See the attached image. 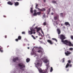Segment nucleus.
I'll return each mask as SVG.
<instances>
[{"mask_svg":"<svg viewBox=\"0 0 73 73\" xmlns=\"http://www.w3.org/2000/svg\"><path fill=\"white\" fill-rule=\"evenodd\" d=\"M42 59L44 62H45V63L48 62V64L46 65L47 67L46 69H45V70L46 72V71L48 70V69H49V60H48L46 57H44V58H42Z\"/></svg>","mask_w":73,"mask_h":73,"instance_id":"1","label":"nucleus"},{"mask_svg":"<svg viewBox=\"0 0 73 73\" xmlns=\"http://www.w3.org/2000/svg\"><path fill=\"white\" fill-rule=\"evenodd\" d=\"M60 38L61 40V42H63V44H64L65 41H66L67 40H64L65 38V37L64 35H60Z\"/></svg>","mask_w":73,"mask_h":73,"instance_id":"2","label":"nucleus"},{"mask_svg":"<svg viewBox=\"0 0 73 73\" xmlns=\"http://www.w3.org/2000/svg\"><path fill=\"white\" fill-rule=\"evenodd\" d=\"M65 41V42L64 43V44H65L66 45H69V46H73V44L71 42L68 41V40Z\"/></svg>","mask_w":73,"mask_h":73,"instance_id":"3","label":"nucleus"},{"mask_svg":"<svg viewBox=\"0 0 73 73\" xmlns=\"http://www.w3.org/2000/svg\"><path fill=\"white\" fill-rule=\"evenodd\" d=\"M38 5V4H36L35 7V8L37 9H38L39 11H40V12H44V11H45L46 10L45 8H43L42 9H40L39 8L37 7Z\"/></svg>","mask_w":73,"mask_h":73,"instance_id":"4","label":"nucleus"},{"mask_svg":"<svg viewBox=\"0 0 73 73\" xmlns=\"http://www.w3.org/2000/svg\"><path fill=\"white\" fill-rule=\"evenodd\" d=\"M38 49H40L37 51L38 53H44V49H43V48L42 47H38Z\"/></svg>","mask_w":73,"mask_h":73,"instance_id":"5","label":"nucleus"},{"mask_svg":"<svg viewBox=\"0 0 73 73\" xmlns=\"http://www.w3.org/2000/svg\"><path fill=\"white\" fill-rule=\"evenodd\" d=\"M18 65L19 67H20V69H21L22 68H25V67L24 64L22 63H19Z\"/></svg>","mask_w":73,"mask_h":73,"instance_id":"6","label":"nucleus"},{"mask_svg":"<svg viewBox=\"0 0 73 73\" xmlns=\"http://www.w3.org/2000/svg\"><path fill=\"white\" fill-rule=\"evenodd\" d=\"M35 29H36V32L37 33H38V32H39V31H40V30H41L42 29L41 27H38V26H36L35 27V28H34Z\"/></svg>","mask_w":73,"mask_h":73,"instance_id":"7","label":"nucleus"},{"mask_svg":"<svg viewBox=\"0 0 73 73\" xmlns=\"http://www.w3.org/2000/svg\"><path fill=\"white\" fill-rule=\"evenodd\" d=\"M71 54H72V52L69 51H67L66 52H65V54H66V56H68L69 55H70Z\"/></svg>","mask_w":73,"mask_h":73,"instance_id":"8","label":"nucleus"},{"mask_svg":"<svg viewBox=\"0 0 73 73\" xmlns=\"http://www.w3.org/2000/svg\"><path fill=\"white\" fill-rule=\"evenodd\" d=\"M68 63H67L66 66V68H68L69 66V64H70L71 63V61L70 60H68Z\"/></svg>","mask_w":73,"mask_h":73,"instance_id":"9","label":"nucleus"},{"mask_svg":"<svg viewBox=\"0 0 73 73\" xmlns=\"http://www.w3.org/2000/svg\"><path fill=\"white\" fill-rule=\"evenodd\" d=\"M59 18V15H56V16L54 17V19L55 20H58V19Z\"/></svg>","mask_w":73,"mask_h":73,"instance_id":"10","label":"nucleus"},{"mask_svg":"<svg viewBox=\"0 0 73 73\" xmlns=\"http://www.w3.org/2000/svg\"><path fill=\"white\" fill-rule=\"evenodd\" d=\"M21 39V36H18V39H15V41H18L19 40H20Z\"/></svg>","mask_w":73,"mask_h":73,"instance_id":"11","label":"nucleus"},{"mask_svg":"<svg viewBox=\"0 0 73 73\" xmlns=\"http://www.w3.org/2000/svg\"><path fill=\"white\" fill-rule=\"evenodd\" d=\"M32 52H33L34 54V55H35V56H34V57H35V56H37V58H39L38 57V54H36V52H35L33 51V50H32Z\"/></svg>","mask_w":73,"mask_h":73,"instance_id":"12","label":"nucleus"},{"mask_svg":"<svg viewBox=\"0 0 73 73\" xmlns=\"http://www.w3.org/2000/svg\"><path fill=\"white\" fill-rule=\"evenodd\" d=\"M31 31H28V33L29 34V35H32V34H33V31H32V30H31V29H30Z\"/></svg>","mask_w":73,"mask_h":73,"instance_id":"13","label":"nucleus"},{"mask_svg":"<svg viewBox=\"0 0 73 73\" xmlns=\"http://www.w3.org/2000/svg\"><path fill=\"white\" fill-rule=\"evenodd\" d=\"M47 42H49V43H50V44L51 45H52V44H53V42L52 41L50 40H47Z\"/></svg>","mask_w":73,"mask_h":73,"instance_id":"14","label":"nucleus"},{"mask_svg":"<svg viewBox=\"0 0 73 73\" xmlns=\"http://www.w3.org/2000/svg\"><path fill=\"white\" fill-rule=\"evenodd\" d=\"M19 58L18 57H16L13 59V62H16V61L19 60Z\"/></svg>","mask_w":73,"mask_h":73,"instance_id":"15","label":"nucleus"},{"mask_svg":"<svg viewBox=\"0 0 73 73\" xmlns=\"http://www.w3.org/2000/svg\"><path fill=\"white\" fill-rule=\"evenodd\" d=\"M60 22V20L58 19L57 21H54V23H56V25H58L59 24Z\"/></svg>","mask_w":73,"mask_h":73,"instance_id":"16","label":"nucleus"},{"mask_svg":"<svg viewBox=\"0 0 73 73\" xmlns=\"http://www.w3.org/2000/svg\"><path fill=\"white\" fill-rule=\"evenodd\" d=\"M13 3L10 1L7 2V4H9V5H13Z\"/></svg>","mask_w":73,"mask_h":73,"instance_id":"17","label":"nucleus"},{"mask_svg":"<svg viewBox=\"0 0 73 73\" xmlns=\"http://www.w3.org/2000/svg\"><path fill=\"white\" fill-rule=\"evenodd\" d=\"M37 68L38 69V71L40 73H43V72L42 71V70L41 69V68L38 69V67H37Z\"/></svg>","mask_w":73,"mask_h":73,"instance_id":"18","label":"nucleus"},{"mask_svg":"<svg viewBox=\"0 0 73 73\" xmlns=\"http://www.w3.org/2000/svg\"><path fill=\"white\" fill-rule=\"evenodd\" d=\"M57 31L58 32V35H60V34L61 33V31H60V29H57Z\"/></svg>","mask_w":73,"mask_h":73,"instance_id":"19","label":"nucleus"},{"mask_svg":"<svg viewBox=\"0 0 73 73\" xmlns=\"http://www.w3.org/2000/svg\"><path fill=\"white\" fill-rule=\"evenodd\" d=\"M64 24L65 25H69V26H70V25L69 24V23H68V22H66L64 23Z\"/></svg>","mask_w":73,"mask_h":73,"instance_id":"20","label":"nucleus"},{"mask_svg":"<svg viewBox=\"0 0 73 73\" xmlns=\"http://www.w3.org/2000/svg\"><path fill=\"white\" fill-rule=\"evenodd\" d=\"M15 6H18L19 5V2H17L15 3Z\"/></svg>","mask_w":73,"mask_h":73,"instance_id":"21","label":"nucleus"},{"mask_svg":"<svg viewBox=\"0 0 73 73\" xmlns=\"http://www.w3.org/2000/svg\"><path fill=\"white\" fill-rule=\"evenodd\" d=\"M36 13H37V15H38V16H39L40 15H41V12L39 11V12H38Z\"/></svg>","mask_w":73,"mask_h":73,"instance_id":"22","label":"nucleus"},{"mask_svg":"<svg viewBox=\"0 0 73 73\" xmlns=\"http://www.w3.org/2000/svg\"><path fill=\"white\" fill-rule=\"evenodd\" d=\"M50 12V9L49 8L48 10H47V14L48 15L49 14V12Z\"/></svg>","mask_w":73,"mask_h":73,"instance_id":"23","label":"nucleus"},{"mask_svg":"<svg viewBox=\"0 0 73 73\" xmlns=\"http://www.w3.org/2000/svg\"><path fill=\"white\" fill-rule=\"evenodd\" d=\"M37 66H40L41 65V64L40 63H37L36 65Z\"/></svg>","mask_w":73,"mask_h":73,"instance_id":"24","label":"nucleus"},{"mask_svg":"<svg viewBox=\"0 0 73 73\" xmlns=\"http://www.w3.org/2000/svg\"><path fill=\"white\" fill-rule=\"evenodd\" d=\"M30 61V59L29 58H27L26 59V62H29Z\"/></svg>","mask_w":73,"mask_h":73,"instance_id":"25","label":"nucleus"},{"mask_svg":"<svg viewBox=\"0 0 73 73\" xmlns=\"http://www.w3.org/2000/svg\"><path fill=\"white\" fill-rule=\"evenodd\" d=\"M52 40H54V41H55L56 42H57V40L55 38H52Z\"/></svg>","mask_w":73,"mask_h":73,"instance_id":"26","label":"nucleus"},{"mask_svg":"<svg viewBox=\"0 0 73 73\" xmlns=\"http://www.w3.org/2000/svg\"><path fill=\"white\" fill-rule=\"evenodd\" d=\"M33 15L34 16H37V13H34Z\"/></svg>","mask_w":73,"mask_h":73,"instance_id":"27","label":"nucleus"},{"mask_svg":"<svg viewBox=\"0 0 73 73\" xmlns=\"http://www.w3.org/2000/svg\"><path fill=\"white\" fill-rule=\"evenodd\" d=\"M43 25L44 26H45V25H46V22H44L43 23Z\"/></svg>","mask_w":73,"mask_h":73,"instance_id":"28","label":"nucleus"},{"mask_svg":"<svg viewBox=\"0 0 73 73\" xmlns=\"http://www.w3.org/2000/svg\"><path fill=\"white\" fill-rule=\"evenodd\" d=\"M53 68L52 67H51V68L50 69V72H52V71H53Z\"/></svg>","mask_w":73,"mask_h":73,"instance_id":"29","label":"nucleus"},{"mask_svg":"<svg viewBox=\"0 0 73 73\" xmlns=\"http://www.w3.org/2000/svg\"><path fill=\"white\" fill-rule=\"evenodd\" d=\"M69 50H71V51H72L73 50V48H69Z\"/></svg>","mask_w":73,"mask_h":73,"instance_id":"30","label":"nucleus"},{"mask_svg":"<svg viewBox=\"0 0 73 73\" xmlns=\"http://www.w3.org/2000/svg\"><path fill=\"white\" fill-rule=\"evenodd\" d=\"M31 37H33V38L34 39V40L36 39V38H35V36H34L33 35H31Z\"/></svg>","mask_w":73,"mask_h":73,"instance_id":"31","label":"nucleus"},{"mask_svg":"<svg viewBox=\"0 0 73 73\" xmlns=\"http://www.w3.org/2000/svg\"><path fill=\"white\" fill-rule=\"evenodd\" d=\"M52 1V3H55L56 4V1Z\"/></svg>","mask_w":73,"mask_h":73,"instance_id":"32","label":"nucleus"},{"mask_svg":"<svg viewBox=\"0 0 73 73\" xmlns=\"http://www.w3.org/2000/svg\"><path fill=\"white\" fill-rule=\"evenodd\" d=\"M70 38L72 40H73V35H71L70 36Z\"/></svg>","mask_w":73,"mask_h":73,"instance_id":"33","label":"nucleus"},{"mask_svg":"<svg viewBox=\"0 0 73 73\" xmlns=\"http://www.w3.org/2000/svg\"><path fill=\"white\" fill-rule=\"evenodd\" d=\"M60 16H63V13H60Z\"/></svg>","mask_w":73,"mask_h":73,"instance_id":"34","label":"nucleus"},{"mask_svg":"<svg viewBox=\"0 0 73 73\" xmlns=\"http://www.w3.org/2000/svg\"><path fill=\"white\" fill-rule=\"evenodd\" d=\"M62 60H63L62 62H65V58H63L62 59Z\"/></svg>","mask_w":73,"mask_h":73,"instance_id":"35","label":"nucleus"},{"mask_svg":"<svg viewBox=\"0 0 73 73\" xmlns=\"http://www.w3.org/2000/svg\"><path fill=\"white\" fill-rule=\"evenodd\" d=\"M31 30H32V32H33V31H36V30H35V29H31Z\"/></svg>","mask_w":73,"mask_h":73,"instance_id":"36","label":"nucleus"},{"mask_svg":"<svg viewBox=\"0 0 73 73\" xmlns=\"http://www.w3.org/2000/svg\"><path fill=\"white\" fill-rule=\"evenodd\" d=\"M72 64H69V67H70V68H71V67H72Z\"/></svg>","mask_w":73,"mask_h":73,"instance_id":"37","label":"nucleus"},{"mask_svg":"<svg viewBox=\"0 0 73 73\" xmlns=\"http://www.w3.org/2000/svg\"><path fill=\"white\" fill-rule=\"evenodd\" d=\"M22 34H25V32L23 31V32H22Z\"/></svg>","mask_w":73,"mask_h":73,"instance_id":"38","label":"nucleus"},{"mask_svg":"<svg viewBox=\"0 0 73 73\" xmlns=\"http://www.w3.org/2000/svg\"><path fill=\"white\" fill-rule=\"evenodd\" d=\"M34 11V13H36V12H37V11H36V10H35Z\"/></svg>","mask_w":73,"mask_h":73,"instance_id":"39","label":"nucleus"},{"mask_svg":"<svg viewBox=\"0 0 73 73\" xmlns=\"http://www.w3.org/2000/svg\"><path fill=\"white\" fill-rule=\"evenodd\" d=\"M41 32L42 33V34H44V32H43V31H42V29H41Z\"/></svg>","mask_w":73,"mask_h":73,"instance_id":"40","label":"nucleus"},{"mask_svg":"<svg viewBox=\"0 0 73 73\" xmlns=\"http://www.w3.org/2000/svg\"><path fill=\"white\" fill-rule=\"evenodd\" d=\"M31 54L32 56V55H33V54H33V53L31 52Z\"/></svg>","mask_w":73,"mask_h":73,"instance_id":"41","label":"nucleus"},{"mask_svg":"<svg viewBox=\"0 0 73 73\" xmlns=\"http://www.w3.org/2000/svg\"><path fill=\"white\" fill-rule=\"evenodd\" d=\"M30 12L32 13H33V10H31Z\"/></svg>","mask_w":73,"mask_h":73,"instance_id":"42","label":"nucleus"},{"mask_svg":"<svg viewBox=\"0 0 73 73\" xmlns=\"http://www.w3.org/2000/svg\"><path fill=\"white\" fill-rule=\"evenodd\" d=\"M1 52H3V50H0Z\"/></svg>","mask_w":73,"mask_h":73,"instance_id":"43","label":"nucleus"},{"mask_svg":"<svg viewBox=\"0 0 73 73\" xmlns=\"http://www.w3.org/2000/svg\"><path fill=\"white\" fill-rule=\"evenodd\" d=\"M43 17H45V15H43Z\"/></svg>","mask_w":73,"mask_h":73,"instance_id":"44","label":"nucleus"},{"mask_svg":"<svg viewBox=\"0 0 73 73\" xmlns=\"http://www.w3.org/2000/svg\"><path fill=\"white\" fill-rule=\"evenodd\" d=\"M31 10H33V8L31 7Z\"/></svg>","mask_w":73,"mask_h":73,"instance_id":"45","label":"nucleus"},{"mask_svg":"<svg viewBox=\"0 0 73 73\" xmlns=\"http://www.w3.org/2000/svg\"><path fill=\"white\" fill-rule=\"evenodd\" d=\"M53 13H51V15H53Z\"/></svg>","mask_w":73,"mask_h":73,"instance_id":"46","label":"nucleus"},{"mask_svg":"<svg viewBox=\"0 0 73 73\" xmlns=\"http://www.w3.org/2000/svg\"><path fill=\"white\" fill-rule=\"evenodd\" d=\"M43 1L44 2H46V0H43Z\"/></svg>","mask_w":73,"mask_h":73,"instance_id":"47","label":"nucleus"},{"mask_svg":"<svg viewBox=\"0 0 73 73\" xmlns=\"http://www.w3.org/2000/svg\"><path fill=\"white\" fill-rule=\"evenodd\" d=\"M33 34H35L36 33V32L34 31L33 33Z\"/></svg>","mask_w":73,"mask_h":73,"instance_id":"48","label":"nucleus"},{"mask_svg":"<svg viewBox=\"0 0 73 73\" xmlns=\"http://www.w3.org/2000/svg\"><path fill=\"white\" fill-rule=\"evenodd\" d=\"M35 25H36L35 24H34V25H33V27H34V26H35Z\"/></svg>","mask_w":73,"mask_h":73,"instance_id":"49","label":"nucleus"},{"mask_svg":"<svg viewBox=\"0 0 73 73\" xmlns=\"http://www.w3.org/2000/svg\"><path fill=\"white\" fill-rule=\"evenodd\" d=\"M1 49H3V48L2 47H1V48H0V51L1 50Z\"/></svg>","mask_w":73,"mask_h":73,"instance_id":"50","label":"nucleus"},{"mask_svg":"<svg viewBox=\"0 0 73 73\" xmlns=\"http://www.w3.org/2000/svg\"><path fill=\"white\" fill-rule=\"evenodd\" d=\"M7 36H5V38H7Z\"/></svg>","mask_w":73,"mask_h":73,"instance_id":"51","label":"nucleus"},{"mask_svg":"<svg viewBox=\"0 0 73 73\" xmlns=\"http://www.w3.org/2000/svg\"><path fill=\"white\" fill-rule=\"evenodd\" d=\"M27 48H28V49H29V47H28Z\"/></svg>","mask_w":73,"mask_h":73,"instance_id":"52","label":"nucleus"},{"mask_svg":"<svg viewBox=\"0 0 73 73\" xmlns=\"http://www.w3.org/2000/svg\"><path fill=\"white\" fill-rule=\"evenodd\" d=\"M3 17H6L5 16H3Z\"/></svg>","mask_w":73,"mask_h":73,"instance_id":"53","label":"nucleus"},{"mask_svg":"<svg viewBox=\"0 0 73 73\" xmlns=\"http://www.w3.org/2000/svg\"><path fill=\"white\" fill-rule=\"evenodd\" d=\"M61 26H63V25H62V24H61Z\"/></svg>","mask_w":73,"mask_h":73,"instance_id":"54","label":"nucleus"},{"mask_svg":"<svg viewBox=\"0 0 73 73\" xmlns=\"http://www.w3.org/2000/svg\"><path fill=\"white\" fill-rule=\"evenodd\" d=\"M17 1H20V0H17Z\"/></svg>","mask_w":73,"mask_h":73,"instance_id":"55","label":"nucleus"},{"mask_svg":"<svg viewBox=\"0 0 73 73\" xmlns=\"http://www.w3.org/2000/svg\"><path fill=\"white\" fill-rule=\"evenodd\" d=\"M28 46H29V44H28Z\"/></svg>","mask_w":73,"mask_h":73,"instance_id":"56","label":"nucleus"},{"mask_svg":"<svg viewBox=\"0 0 73 73\" xmlns=\"http://www.w3.org/2000/svg\"><path fill=\"white\" fill-rule=\"evenodd\" d=\"M68 70H69V69H68L67 70V71H68Z\"/></svg>","mask_w":73,"mask_h":73,"instance_id":"57","label":"nucleus"},{"mask_svg":"<svg viewBox=\"0 0 73 73\" xmlns=\"http://www.w3.org/2000/svg\"><path fill=\"white\" fill-rule=\"evenodd\" d=\"M36 38L37 37V36H36Z\"/></svg>","mask_w":73,"mask_h":73,"instance_id":"58","label":"nucleus"},{"mask_svg":"<svg viewBox=\"0 0 73 73\" xmlns=\"http://www.w3.org/2000/svg\"><path fill=\"white\" fill-rule=\"evenodd\" d=\"M7 0L8 1V0Z\"/></svg>","mask_w":73,"mask_h":73,"instance_id":"59","label":"nucleus"},{"mask_svg":"<svg viewBox=\"0 0 73 73\" xmlns=\"http://www.w3.org/2000/svg\"><path fill=\"white\" fill-rule=\"evenodd\" d=\"M0 47H1V46H0Z\"/></svg>","mask_w":73,"mask_h":73,"instance_id":"60","label":"nucleus"}]
</instances>
